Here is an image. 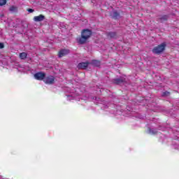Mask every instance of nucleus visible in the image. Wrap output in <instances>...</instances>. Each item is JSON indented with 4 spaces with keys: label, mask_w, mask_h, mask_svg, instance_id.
<instances>
[{
    "label": "nucleus",
    "mask_w": 179,
    "mask_h": 179,
    "mask_svg": "<svg viewBox=\"0 0 179 179\" xmlns=\"http://www.w3.org/2000/svg\"><path fill=\"white\" fill-rule=\"evenodd\" d=\"M92 36V31L90 29H84L81 32V37L78 39L79 44H85Z\"/></svg>",
    "instance_id": "nucleus-1"
},
{
    "label": "nucleus",
    "mask_w": 179,
    "mask_h": 179,
    "mask_svg": "<svg viewBox=\"0 0 179 179\" xmlns=\"http://www.w3.org/2000/svg\"><path fill=\"white\" fill-rule=\"evenodd\" d=\"M166 48V43H163L152 49L153 54H162Z\"/></svg>",
    "instance_id": "nucleus-2"
},
{
    "label": "nucleus",
    "mask_w": 179,
    "mask_h": 179,
    "mask_svg": "<svg viewBox=\"0 0 179 179\" xmlns=\"http://www.w3.org/2000/svg\"><path fill=\"white\" fill-rule=\"evenodd\" d=\"M55 81V78L52 76H49L45 78L44 82L46 85H54V82Z\"/></svg>",
    "instance_id": "nucleus-3"
},
{
    "label": "nucleus",
    "mask_w": 179,
    "mask_h": 179,
    "mask_svg": "<svg viewBox=\"0 0 179 179\" xmlns=\"http://www.w3.org/2000/svg\"><path fill=\"white\" fill-rule=\"evenodd\" d=\"M34 78L36 80H43L45 78V74L43 72H38L34 74Z\"/></svg>",
    "instance_id": "nucleus-4"
},
{
    "label": "nucleus",
    "mask_w": 179,
    "mask_h": 179,
    "mask_svg": "<svg viewBox=\"0 0 179 179\" xmlns=\"http://www.w3.org/2000/svg\"><path fill=\"white\" fill-rule=\"evenodd\" d=\"M113 82L115 83V85H121V83L127 82V80L124 77H121L120 78L114 79Z\"/></svg>",
    "instance_id": "nucleus-5"
},
{
    "label": "nucleus",
    "mask_w": 179,
    "mask_h": 179,
    "mask_svg": "<svg viewBox=\"0 0 179 179\" xmlns=\"http://www.w3.org/2000/svg\"><path fill=\"white\" fill-rule=\"evenodd\" d=\"M69 54V50L66 49H63L59 52V57L62 58V57H65V55H68Z\"/></svg>",
    "instance_id": "nucleus-6"
},
{
    "label": "nucleus",
    "mask_w": 179,
    "mask_h": 179,
    "mask_svg": "<svg viewBox=\"0 0 179 179\" xmlns=\"http://www.w3.org/2000/svg\"><path fill=\"white\" fill-rule=\"evenodd\" d=\"M87 66H89V62H87L80 63L78 65V69H86Z\"/></svg>",
    "instance_id": "nucleus-7"
},
{
    "label": "nucleus",
    "mask_w": 179,
    "mask_h": 179,
    "mask_svg": "<svg viewBox=\"0 0 179 179\" xmlns=\"http://www.w3.org/2000/svg\"><path fill=\"white\" fill-rule=\"evenodd\" d=\"M44 19H45V17H44V15H39L35 16L34 17V22H43V20H44Z\"/></svg>",
    "instance_id": "nucleus-8"
},
{
    "label": "nucleus",
    "mask_w": 179,
    "mask_h": 179,
    "mask_svg": "<svg viewBox=\"0 0 179 179\" xmlns=\"http://www.w3.org/2000/svg\"><path fill=\"white\" fill-rule=\"evenodd\" d=\"M117 34H115V32L108 33V37H109L110 38H115Z\"/></svg>",
    "instance_id": "nucleus-9"
},
{
    "label": "nucleus",
    "mask_w": 179,
    "mask_h": 179,
    "mask_svg": "<svg viewBox=\"0 0 179 179\" xmlns=\"http://www.w3.org/2000/svg\"><path fill=\"white\" fill-rule=\"evenodd\" d=\"M20 58L21 59H26L27 58V53L26 52H22L20 54Z\"/></svg>",
    "instance_id": "nucleus-10"
},
{
    "label": "nucleus",
    "mask_w": 179,
    "mask_h": 179,
    "mask_svg": "<svg viewBox=\"0 0 179 179\" xmlns=\"http://www.w3.org/2000/svg\"><path fill=\"white\" fill-rule=\"evenodd\" d=\"M113 17H114V19H118V17H120V13L117 11H113Z\"/></svg>",
    "instance_id": "nucleus-11"
},
{
    "label": "nucleus",
    "mask_w": 179,
    "mask_h": 179,
    "mask_svg": "<svg viewBox=\"0 0 179 179\" xmlns=\"http://www.w3.org/2000/svg\"><path fill=\"white\" fill-rule=\"evenodd\" d=\"M92 65H94V66H99L100 62L97 60H93L92 61Z\"/></svg>",
    "instance_id": "nucleus-12"
},
{
    "label": "nucleus",
    "mask_w": 179,
    "mask_h": 179,
    "mask_svg": "<svg viewBox=\"0 0 179 179\" xmlns=\"http://www.w3.org/2000/svg\"><path fill=\"white\" fill-rule=\"evenodd\" d=\"M3 5H6V0H0V6H3Z\"/></svg>",
    "instance_id": "nucleus-13"
},
{
    "label": "nucleus",
    "mask_w": 179,
    "mask_h": 179,
    "mask_svg": "<svg viewBox=\"0 0 179 179\" xmlns=\"http://www.w3.org/2000/svg\"><path fill=\"white\" fill-rule=\"evenodd\" d=\"M168 19H169V16H167V15H163L161 17V20H167Z\"/></svg>",
    "instance_id": "nucleus-14"
},
{
    "label": "nucleus",
    "mask_w": 179,
    "mask_h": 179,
    "mask_svg": "<svg viewBox=\"0 0 179 179\" xmlns=\"http://www.w3.org/2000/svg\"><path fill=\"white\" fill-rule=\"evenodd\" d=\"M9 10H10V12H15V10H16V7L11 6V7H10Z\"/></svg>",
    "instance_id": "nucleus-15"
},
{
    "label": "nucleus",
    "mask_w": 179,
    "mask_h": 179,
    "mask_svg": "<svg viewBox=\"0 0 179 179\" xmlns=\"http://www.w3.org/2000/svg\"><path fill=\"white\" fill-rule=\"evenodd\" d=\"M27 10L29 13H33V12H34V10L31 8H28Z\"/></svg>",
    "instance_id": "nucleus-16"
},
{
    "label": "nucleus",
    "mask_w": 179,
    "mask_h": 179,
    "mask_svg": "<svg viewBox=\"0 0 179 179\" xmlns=\"http://www.w3.org/2000/svg\"><path fill=\"white\" fill-rule=\"evenodd\" d=\"M150 134H156V131H154L153 129H150Z\"/></svg>",
    "instance_id": "nucleus-17"
},
{
    "label": "nucleus",
    "mask_w": 179,
    "mask_h": 179,
    "mask_svg": "<svg viewBox=\"0 0 179 179\" xmlns=\"http://www.w3.org/2000/svg\"><path fill=\"white\" fill-rule=\"evenodd\" d=\"M3 43H0V48H3Z\"/></svg>",
    "instance_id": "nucleus-18"
},
{
    "label": "nucleus",
    "mask_w": 179,
    "mask_h": 179,
    "mask_svg": "<svg viewBox=\"0 0 179 179\" xmlns=\"http://www.w3.org/2000/svg\"><path fill=\"white\" fill-rule=\"evenodd\" d=\"M169 94V92H164V96H167Z\"/></svg>",
    "instance_id": "nucleus-19"
}]
</instances>
